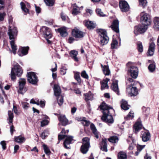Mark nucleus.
<instances>
[{
    "instance_id": "f257e3e1",
    "label": "nucleus",
    "mask_w": 159,
    "mask_h": 159,
    "mask_svg": "<svg viewBox=\"0 0 159 159\" xmlns=\"http://www.w3.org/2000/svg\"><path fill=\"white\" fill-rule=\"evenodd\" d=\"M99 108L102 110L103 116L102 119L103 121L108 123H113L114 120L111 113L114 111L112 108L108 106L104 102L102 103Z\"/></svg>"
},
{
    "instance_id": "f03ea898",
    "label": "nucleus",
    "mask_w": 159,
    "mask_h": 159,
    "mask_svg": "<svg viewBox=\"0 0 159 159\" xmlns=\"http://www.w3.org/2000/svg\"><path fill=\"white\" fill-rule=\"evenodd\" d=\"M17 31L16 28L15 27H11V26H9V28L8 32V34L9 36V38L10 39H12V40L10 41V43L12 49L13 53L15 54L16 53V51L17 48V46L15 44L14 39L17 35Z\"/></svg>"
},
{
    "instance_id": "7ed1b4c3",
    "label": "nucleus",
    "mask_w": 159,
    "mask_h": 159,
    "mask_svg": "<svg viewBox=\"0 0 159 159\" xmlns=\"http://www.w3.org/2000/svg\"><path fill=\"white\" fill-rule=\"evenodd\" d=\"M23 73V70L21 67L18 64L15 65L12 68L11 77L12 80H14L16 79V75L20 76Z\"/></svg>"
},
{
    "instance_id": "20e7f679",
    "label": "nucleus",
    "mask_w": 159,
    "mask_h": 159,
    "mask_svg": "<svg viewBox=\"0 0 159 159\" xmlns=\"http://www.w3.org/2000/svg\"><path fill=\"white\" fill-rule=\"evenodd\" d=\"M100 37V43L102 45L107 44L108 42L109 38L107 35L106 31L104 30L99 29L97 30Z\"/></svg>"
},
{
    "instance_id": "39448f33",
    "label": "nucleus",
    "mask_w": 159,
    "mask_h": 159,
    "mask_svg": "<svg viewBox=\"0 0 159 159\" xmlns=\"http://www.w3.org/2000/svg\"><path fill=\"white\" fill-rule=\"evenodd\" d=\"M65 138H66L63 143L64 147L66 148H70V144L73 140V137L72 136H66L63 134H60L58 136L59 140H61Z\"/></svg>"
},
{
    "instance_id": "423d86ee",
    "label": "nucleus",
    "mask_w": 159,
    "mask_h": 159,
    "mask_svg": "<svg viewBox=\"0 0 159 159\" xmlns=\"http://www.w3.org/2000/svg\"><path fill=\"white\" fill-rule=\"evenodd\" d=\"M141 16L140 21L142 24L149 25L151 22V18L150 16L145 13L142 12L140 14Z\"/></svg>"
},
{
    "instance_id": "0eeeda50",
    "label": "nucleus",
    "mask_w": 159,
    "mask_h": 159,
    "mask_svg": "<svg viewBox=\"0 0 159 159\" xmlns=\"http://www.w3.org/2000/svg\"><path fill=\"white\" fill-rule=\"evenodd\" d=\"M82 145L81 147L80 150L83 153L85 154L90 147L89 139L88 137H85L82 139Z\"/></svg>"
},
{
    "instance_id": "6e6552de",
    "label": "nucleus",
    "mask_w": 159,
    "mask_h": 159,
    "mask_svg": "<svg viewBox=\"0 0 159 159\" xmlns=\"http://www.w3.org/2000/svg\"><path fill=\"white\" fill-rule=\"evenodd\" d=\"M149 25L142 24L135 26L134 29V33L137 35L139 34H142L145 32L148 28Z\"/></svg>"
},
{
    "instance_id": "1a4fd4ad",
    "label": "nucleus",
    "mask_w": 159,
    "mask_h": 159,
    "mask_svg": "<svg viewBox=\"0 0 159 159\" xmlns=\"http://www.w3.org/2000/svg\"><path fill=\"white\" fill-rule=\"evenodd\" d=\"M18 83L19 89L18 90V93L23 94L27 90V88L25 86L26 83V80L24 78H20L19 80Z\"/></svg>"
},
{
    "instance_id": "9d476101",
    "label": "nucleus",
    "mask_w": 159,
    "mask_h": 159,
    "mask_svg": "<svg viewBox=\"0 0 159 159\" xmlns=\"http://www.w3.org/2000/svg\"><path fill=\"white\" fill-rule=\"evenodd\" d=\"M28 80L32 84H35L38 82V78L34 72H30L27 74Z\"/></svg>"
},
{
    "instance_id": "9b49d317",
    "label": "nucleus",
    "mask_w": 159,
    "mask_h": 159,
    "mask_svg": "<svg viewBox=\"0 0 159 159\" xmlns=\"http://www.w3.org/2000/svg\"><path fill=\"white\" fill-rule=\"evenodd\" d=\"M128 72L131 76L134 79L137 78L138 74V68L133 66H131L129 68Z\"/></svg>"
},
{
    "instance_id": "f8f14e48",
    "label": "nucleus",
    "mask_w": 159,
    "mask_h": 159,
    "mask_svg": "<svg viewBox=\"0 0 159 159\" xmlns=\"http://www.w3.org/2000/svg\"><path fill=\"white\" fill-rule=\"evenodd\" d=\"M126 93L130 96H136L138 94V89L136 87H133L130 85L126 88Z\"/></svg>"
},
{
    "instance_id": "ddd939ff",
    "label": "nucleus",
    "mask_w": 159,
    "mask_h": 159,
    "mask_svg": "<svg viewBox=\"0 0 159 159\" xmlns=\"http://www.w3.org/2000/svg\"><path fill=\"white\" fill-rule=\"evenodd\" d=\"M41 31L43 32L44 37L46 38L50 39L52 37V35L51 33L50 30L48 28L43 26L41 29Z\"/></svg>"
},
{
    "instance_id": "4468645a",
    "label": "nucleus",
    "mask_w": 159,
    "mask_h": 159,
    "mask_svg": "<svg viewBox=\"0 0 159 159\" xmlns=\"http://www.w3.org/2000/svg\"><path fill=\"white\" fill-rule=\"evenodd\" d=\"M72 34L73 36L76 38H80L84 36V33L77 28H75L73 30Z\"/></svg>"
},
{
    "instance_id": "2eb2a0df",
    "label": "nucleus",
    "mask_w": 159,
    "mask_h": 159,
    "mask_svg": "<svg viewBox=\"0 0 159 159\" xmlns=\"http://www.w3.org/2000/svg\"><path fill=\"white\" fill-rule=\"evenodd\" d=\"M119 5L122 12H127L129 10V6L127 2L125 1H120L119 2Z\"/></svg>"
},
{
    "instance_id": "dca6fc26",
    "label": "nucleus",
    "mask_w": 159,
    "mask_h": 159,
    "mask_svg": "<svg viewBox=\"0 0 159 159\" xmlns=\"http://www.w3.org/2000/svg\"><path fill=\"white\" fill-rule=\"evenodd\" d=\"M118 81L113 80L111 88V89L115 92L118 95H119L120 93L118 87Z\"/></svg>"
},
{
    "instance_id": "f3484780",
    "label": "nucleus",
    "mask_w": 159,
    "mask_h": 159,
    "mask_svg": "<svg viewBox=\"0 0 159 159\" xmlns=\"http://www.w3.org/2000/svg\"><path fill=\"white\" fill-rule=\"evenodd\" d=\"M110 27L116 33H118L119 32L118 20H114Z\"/></svg>"
},
{
    "instance_id": "a211bd4d",
    "label": "nucleus",
    "mask_w": 159,
    "mask_h": 159,
    "mask_svg": "<svg viewBox=\"0 0 159 159\" xmlns=\"http://www.w3.org/2000/svg\"><path fill=\"white\" fill-rule=\"evenodd\" d=\"M155 45L153 42H152L149 44L148 49L147 52L148 56H152L154 54Z\"/></svg>"
},
{
    "instance_id": "6ab92c4d",
    "label": "nucleus",
    "mask_w": 159,
    "mask_h": 159,
    "mask_svg": "<svg viewBox=\"0 0 159 159\" xmlns=\"http://www.w3.org/2000/svg\"><path fill=\"white\" fill-rule=\"evenodd\" d=\"M20 5L22 10L25 13V14L29 13V9L30 8V6L29 3H27L26 4L22 2L20 3Z\"/></svg>"
},
{
    "instance_id": "aec40b11",
    "label": "nucleus",
    "mask_w": 159,
    "mask_h": 159,
    "mask_svg": "<svg viewBox=\"0 0 159 159\" xmlns=\"http://www.w3.org/2000/svg\"><path fill=\"white\" fill-rule=\"evenodd\" d=\"M58 118L62 125L66 126L68 124V120L65 115H60L58 117Z\"/></svg>"
},
{
    "instance_id": "412c9836",
    "label": "nucleus",
    "mask_w": 159,
    "mask_h": 159,
    "mask_svg": "<svg viewBox=\"0 0 159 159\" xmlns=\"http://www.w3.org/2000/svg\"><path fill=\"white\" fill-rule=\"evenodd\" d=\"M106 142L107 140L106 139H102L100 145L101 150L105 152L107 151V145Z\"/></svg>"
},
{
    "instance_id": "4be33fe9",
    "label": "nucleus",
    "mask_w": 159,
    "mask_h": 159,
    "mask_svg": "<svg viewBox=\"0 0 159 159\" xmlns=\"http://www.w3.org/2000/svg\"><path fill=\"white\" fill-rule=\"evenodd\" d=\"M84 23L85 26L89 29H93L95 27V24L91 21L85 20Z\"/></svg>"
},
{
    "instance_id": "5701e85b",
    "label": "nucleus",
    "mask_w": 159,
    "mask_h": 159,
    "mask_svg": "<svg viewBox=\"0 0 159 159\" xmlns=\"http://www.w3.org/2000/svg\"><path fill=\"white\" fill-rule=\"evenodd\" d=\"M54 94L55 96H59L60 95L61 90L60 86L57 84H55L54 86Z\"/></svg>"
},
{
    "instance_id": "b1692460",
    "label": "nucleus",
    "mask_w": 159,
    "mask_h": 159,
    "mask_svg": "<svg viewBox=\"0 0 159 159\" xmlns=\"http://www.w3.org/2000/svg\"><path fill=\"white\" fill-rule=\"evenodd\" d=\"M141 137L143 141L147 142L150 139V134L148 132H144L142 134Z\"/></svg>"
},
{
    "instance_id": "393cba45",
    "label": "nucleus",
    "mask_w": 159,
    "mask_h": 159,
    "mask_svg": "<svg viewBox=\"0 0 159 159\" xmlns=\"http://www.w3.org/2000/svg\"><path fill=\"white\" fill-rule=\"evenodd\" d=\"M101 66L103 73L105 75H109L110 74V71L108 66L104 65L101 64Z\"/></svg>"
},
{
    "instance_id": "a878e982",
    "label": "nucleus",
    "mask_w": 159,
    "mask_h": 159,
    "mask_svg": "<svg viewBox=\"0 0 159 159\" xmlns=\"http://www.w3.org/2000/svg\"><path fill=\"white\" fill-rule=\"evenodd\" d=\"M109 81L110 79H109L106 78L101 82V89L102 90H103L105 88L108 89V88L107 83Z\"/></svg>"
},
{
    "instance_id": "bb28decb",
    "label": "nucleus",
    "mask_w": 159,
    "mask_h": 159,
    "mask_svg": "<svg viewBox=\"0 0 159 159\" xmlns=\"http://www.w3.org/2000/svg\"><path fill=\"white\" fill-rule=\"evenodd\" d=\"M78 52L74 50H72L70 53V57L73 59L75 61H78L79 59L77 56L78 55Z\"/></svg>"
},
{
    "instance_id": "cd10ccee",
    "label": "nucleus",
    "mask_w": 159,
    "mask_h": 159,
    "mask_svg": "<svg viewBox=\"0 0 159 159\" xmlns=\"http://www.w3.org/2000/svg\"><path fill=\"white\" fill-rule=\"evenodd\" d=\"M130 105L128 104L127 102L124 100H122L121 101V107L124 110H127L129 108Z\"/></svg>"
},
{
    "instance_id": "c85d7f7f",
    "label": "nucleus",
    "mask_w": 159,
    "mask_h": 159,
    "mask_svg": "<svg viewBox=\"0 0 159 159\" xmlns=\"http://www.w3.org/2000/svg\"><path fill=\"white\" fill-rule=\"evenodd\" d=\"M143 127L141 122H137L134 125V129L135 132L136 133L138 132Z\"/></svg>"
},
{
    "instance_id": "c756f323",
    "label": "nucleus",
    "mask_w": 159,
    "mask_h": 159,
    "mask_svg": "<svg viewBox=\"0 0 159 159\" xmlns=\"http://www.w3.org/2000/svg\"><path fill=\"white\" fill-rule=\"evenodd\" d=\"M57 30L62 37H66L68 35V33L65 27H62L58 29Z\"/></svg>"
},
{
    "instance_id": "7c9ffc66",
    "label": "nucleus",
    "mask_w": 159,
    "mask_h": 159,
    "mask_svg": "<svg viewBox=\"0 0 159 159\" xmlns=\"http://www.w3.org/2000/svg\"><path fill=\"white\" fill-rule=\"evenodd\" d=\"M76 119L77 120L81 121L84 126H88L90 124V122L86 120L85 118H77Z\"/></svg>"
},
{
    "instance_id": "2f4dec72",
    "label": "nucleus",
    "mask_w": 159,
    "mask_h": 159,
    "mask_svg": "<svg viewBox=\"0 0 159 159\" xmlns=\"http://www.w3.org/2000/svg\"><path fill=\"white\" fill-rule=\"evenodd\" d=\"M14 139V141L18 143H23L25 140V138L21 136H15Z\"/></svg>"
},
{
    "instance_id": "473e14b6",
    "label": "nucleus",
    "mask_w": 159,
    "mask_h": 159,
    "mask_svg": "<svg viewBox=\"0 0 159 159\" xmlns=\"http://www.w3.org/2000/svg\"><path fill=\"white\" fill-rule=\"evenodd\" d=\"M84 99L87 101L92 100L93 98V95L91 92L89 91L87 93L84 94Z\"/></svg>"
},
{
    "instance_id": "72a5a7b5",
    "label": "nucleus",
    "mask_w": 159,
    "mask_h": 159,
    "mask_svg": "<svg viewBox=\"0 0 159 159\" xmlns=\"http://www.w3.org/2000/svg\"><path fill=\"white\" fill-rule=\"evenodd\" d=\"M90 128L95 137L97 139H98L99 138L98 133L94 125L93 124H91L90 125Z\"/></svg>"
},
{
    "instance_id": "f704fd0d",
    "label": "nucleus",
    "mask_w": 159,
    "mask_h": 159,
    "mask_svg": "<svg viewBox=\"0 0 159 159\" xmlns=\"http://www.w3.org/2000/svg\"><path fill=\"white\" fill-rule=\"evenodd\" d=\"M154 23V28L156 30L159 29V18L158 17H155L153 20Z\"/></svg>"
},
{
    "instance_id": "c9c22d12",
    "label": "nucleus",
    "mask_w": 159,
    "mask_h": 159,
    "mask_svg": "<svg viewBox=\"0 0 159 159\" xmlns=\"http://www.w3.org/2000/svg\"><path fill=\"white\" fill-rule=\"evenodd\" d=\"M29 47H22L21 48V53L19 54V55L22 56L23 55H25L27 54L28 52Z\"/></svg>"
},
{
    "instance_id": "e433bc0d",
    "label": "nucleus",
    "mask_w": 159,
    "mask_h": 159,
    "mask_svg": "<svg viewBox=\"0 0 159 159\" xmlns=\"http://www.w3.org/2000/svg\"><path fill=\"white\" fill-rule=\"evenodd\" d=\"M80 8L78 7H73L72 10V14L73 16H75L80 13Z\"/></svg>"
},
{
    "instance_id": "4c0bfd02",
    "label": "nucleus",
    "mask_w": 159,
    "mask_h": 159,
    "mask_svg": "<svg viewBox=\"0 0 159 159\" xmlns=\"http://www.w3.org/2000/svg\"><path fill=\"white\" fill-rule=\"evenodd\" d=\"M148 68L150 72H154L156 68V65L155 62H153L151 63L148 66Z\"/></svg>"
},
{
    "instance_id": "58836bf2",
    "label": "nucleus",
    "mask_w": 159,
    "mask_h": 159,
    "mask_svg": "<svg viewBox=\"0 0 159 159\" xmlns=\"http://www.w3.org/2000/svg\"><path fill=\"white\" fill-rule=\"evenodd\" d=\"M126 154L123 152H120L118 154V159H126Z\"/></svg>"
},
{
    "instance_id": "ea45409f",
    "label": "nucleus",
    "mask_w": 159,
    "mask_h": 159,
    "mask_svg": "<svg viewBox=\"0 0 159 159\" xmlns=\"http://www.w3.org/2000/svg\"><path fill=\"white\" fill-rule=\"evenodd\" d=\"M109 141L112 143H116L118 142L119 139L118 137L116 136H113L111 137L108 139Z\"/></svg>"
},
{
    "instance_id": "a19ab883",
    "label": "nucleus",
    "mask_w": 159,
    "mask_h": 159,
    "mask_svg": "<svg viewBox=\"0 0 159 159\" xmlns=\"http://www.w3.org/2000/svg\"><path fill=\"white\" fill-rule=\"evenodd\" d=\"M8 114L9 116V122L12 123L13 122V119L14 117L13 113L12 111H9Z\"/></svg>"
},
{
    "instance_id": "79ce46f5",
    "label": "nucleus",
    "mask_w": 159,
    "mask_h": 159,
    "mask_svg": "<svg viewBox=\"0 0 159 159\" xmlns=\"http://www.w3.org/2000/svg\"><path fill=\"white\" fill-rule=\"evenodd\" d=\"M118 46V42L116 39H113L111 43L112 49L116 48Z\"/></svg>"
},
{
    "instance_id": "37998d69",
    "label": "nucleus",
    "mask_w": 159,
    "mask_h": 159,
    "mask_svg": "<svg viewBox=\"0 0 159 159\" xmlns=\"http://www.w3.org/2000/svg\"><path fill=\"white\" fill-rule=\"evenodd\" d=\"M45 153L46 154L49 155L50 154L51 152L49 149L45 144H43V146Z\"/></svg>"
},
{
    "instance_id": "c03bdc74",
    "label": "nucleus",
    "mask_w": 159,
    "mask_h": 159,
    "mask_svg": "<svg viewBox=\"0 0 159 159\" xmlns=\"http://www.w3.org/2000/svg\"><path fill=\"white\" fill-rule=\"evenodd\" d=\"M46 4L49 6H52L54 4V0H44Z\"/></svg>"
},
{
    "instance_id": "a18cd8bd",
    "label": "nucleus",
    "mask_w": 159,
    "mask_h": 159,
    "mask_svg": "<svg viewBox=\"0 0 159 159\" xmlns=\"http://www.w3.org/2000/svg\"><path fill=\"white\" fill-rule=\"evenodd\" d=\"M49 134V131L48 130H45L43 132L41 135L40 136L43 139H45L46 137H47L48 135Z\"/></svg>"
},
{
    "instance_id": "49530a36",
    "label": "nucleus",
    "mask_w": 159,
    "mask_h": 159,
    "mask_svg": "<svg viewBox=\"0 0 159 159\" xmlns=\"http://www.w3.org/2000/svg\"><path fill=\"white\" fill-rule=\"evenodd\" d=\"M57 102L58 104L60 106H61L62 105L63 102V98L62 96L60 95L59 96H57Z\"/></svg>"
},
{
    "instance_id": "de8ad7c7",
    "label": "nucleus",
    "mask_w": 159,
    "mask_h": 159,
    "mask_svg": "<svg viewBox=\"0 0 159 159\" xmlns=\"http://www.w3.org/2000/svg\"><path fill=\"white\" fill-rule=\"evenodd\" d=\"M139 5L144 8L146 6L147 4V0H139Z\"/></svg>"
},
{
    "instance_id": "09e8293b",
    "label": "nucleus",
    "mask_w": 159,
    "mask_h": 159,
    "mask_svg": "<svg viewBox=\"0 0 159 159\" xmlns=\"http://www.w3.org/2000/svg\"><path fill=\"white\" fill-rule=\"evenodd\" d=\"M143 113L144 114V115H148L149 114V113L150 111V109L148 107H143Z\"/></svg>"
},
{
    "instance_id": "8fccbe9b",
    "label": "nucleus",
    "mask_w": 159,
    "mask_h": 159,
    "mask_svg": "<svg viewBox=\"0 0 159 159\" xmlns=\"http://www.w3.org/2000/svg\"><path fill=\"white\" fill-rule=\"evenodd\" d=\"M137 49L139 52H141L143 51V46L141 43L139 42L138 43Z\"/></svg>"
},
{
    "instance_id": "3c124183",
    "label": "nucleus",
    "mask_w": 159,
    "mask_h": 159,
    "mask_svg": "<svg viewBox=\"0 0 159 159\" xmlns=\"http://www.w3.org/2000/svg\"><path fill=\"white\" fill-rule=\"evenodd\" d=\"M134 113L132 111H130L128 115L125 118L127 120L132 119L134 117Z\"/></svg>"
},
{
    "instance_id": "603ef678",
    "label": "nucleus",
    "mask_w": 159,
    "mask_h": 159,
    "mask_svg": "<svg viewBox=\"0 0 159 159\" xmlns=\"http://www.w3.org/2000/svg\"><path fill=\"white\" fill-rule=\"evenodd\" d=\"M96 12L97 14L100 16H104L105 15L102 11L100 9H97L96 10Z\"/></svg>"
},
{
    "instance_id": "864d4df0",
    "label": "nucleus",
    "mask_w": 159,
    "mask_h": 159,
    "mask_svg": "<svg viewBox=\"0 0 159 159\" xmlns=\"http://www.w3.org/2000/svg\"><path fill=\"white\" fill-rule=\"evenodd\" d=\"M74 77L75 79L77 80L78 82H80V73L78 72L75 73L74 75Z\"/></svg>"
},
{
    "instance_id": "5fc2aeb1",
    "label": "nucleus",
    "mask_w": 159,
    "mask_h": 159,
    "mask_svg": "<svg viewBox=\"0 0 159 159\" xmlns=\"http://www.w3.org/2000/svg\"><path fill=\"white\" fill-rule=\"evenodd\" d=\"M49 123V121L46 120H44L41 122V126L43 127L47 125Z\"/></svg>"
},
{
    "instance_id": "6e6d98bb",
    "label": "nucleus",
    "mask_w": 159,
    "mask_h": 159,
    "mask_svg": "<svg viewBox=\"0 0 159 159\" xmlns=\"http://www.w3.org/2000/svg\"><path fill=\"white\" fill-rule=\"evenodd\" d=\"M81 75L82 77L86 79H88L89 78V76L85 70L82 72Z\"/></svg>"
},
{
    "instance_id": "4d7b16f0",
    "label": "nucleus",
    "mask_w": 159,
    "mask_h": 159,
    "mask_svg": "<svg viewBox=\"0 0 159 159\" xmlns=\"http://www.w3.org/2000/svg\"><path fill=\"white\" fill-rule=\"evenodd\" d=\"M21 104L23 107L25 109H27L29 107V104L25 102H21Z\"/></svg>"
},
{
    "instance_id": "13d9d810",
    "label": "nucleus",
    "mask_w": 159,
    "mask_h": 159,
    "mask_svg": "<svg viewBox=\"0 0 159 159\" xmlns=\"http://www.w3.org/2000/svg\"><path fill=\"white\" fill-rule=\"evenodd\" d=\"M66 68L65 66H62L61 69V73L62 75H64L66 73Z\"/></svg>"
},
{
    "instance_id": "bf43d9fd",
    "label": "nucleus",
    "mask_w": 159,
    "mask_h": 159,
    "mask_svg": "<svg viewBox=\"0 0 159 159\" xmlns=\"http://www.w3.org/2000/svg\"><path fill=\"white\" fill-rule=\"evenodd\" d=\"M145 146V145L142 146L138 144L137 147L138 151L140 152L144 148Z\"/></svg>"
},
{
    "instance_id": "052dcab7",
    "label": "nucleus",
    "mask_w": 159,
    "mask_h": 159,
    "mask_svg": "<svg viewBox=\"0 0 159 159\" xmlns=\"http://www.w3.org/2000/svg\"><path fill=\"white\" fill-rule=\"evenodd\" d=\"M2 145V148L5 150L6 148V143L4 141H2L0 143Z\"/></svg>"
},
{
    "instance_id": "680f3d73",
    "label": "nucleus",
    "mask_w": 159,
    "mask_h": 159,
    "mask_svg": "<svg viewBox=\"0 0 159 159\" xmlns=\"http://www.w3.org/2000/svg\"><path fill=\"white\" fill-rule=\"evenodd\" d=\"M6 15L5 13H0V21H2L3 20L4 17Z\"/></svg>"
},
{
    "instance_id": "e2e57ef3",
    "label": "nucleus",
    "mask_w": 159,
    "mask_h": 159,
    "mask_svg": "<svg viewBox=\"0 0 159 159\" xmlns=\"http://www.w3.org/2000/svg\"><path fill=\"white\" fill-rule=\"evenodd\" d=\"M4 2L3 0H0V9L4 8Z\"/></svg>"
},
{
    "instance_id": "0e129e2a",
    "label": "nucleus",
    "mask_w": 159,
    "mask_h": 159,
    "mask_svg": "<svg viewBox=\"0 0 159 159\" xmlns=\"http://www.w3.org/2000/svg\"><path fill=\"white\" fill-rule=\"evenodd\" d=\"M19 146L18 145H15L14 147V153H15L17 152V151L19 149Z\"/></svg>"
},
{
    "instance_id": "69168bd1",
    "label": "nucleus",
    "mask_w": 159,
    "mask_h": 159,
    "mask_svg": "<svg viewBox=\"0 0 159 159\" xmlns=\"http://www.w3.org/2000/svg\"><path fill=\"white\" fill-rule=\"evenodd\" d=\"M75 93L76 94H81V92L80 91L79 89L76 88L74 89Z\"/></svg>"
},
{
    "instance_id": "338daca9",
    "label": "nucleus",
    "mask_w": 159,
    "mask_h": 159,
    "mask_svg": "<svg viewBox=\"0 0 159 159\" xmlns=\"http://www.w3.org/2000/svg\"><path fill=\"white\" fill-rule=\"evenodd\" d=\"M135 147V145L134 143H131L129 146V149L130 150H132Z\"/></svg>"
},
{
    "instance_id": "774afa93",
    "label": "nucleus",
    "mask_w": 159,
    "mask_h": 159,
    "mask_svg": "<svg viewBox=\"0 0 159 159\" xmlns=\"http://www.w3.org/2000/svg\"><path fill=\"white\" fill-rule=\"evenodd\" d=\"M10 132L11 134H13V132L15 131V130L14 129V126L12 125L10 127Z\"/></svg>"
}]
</instances>
